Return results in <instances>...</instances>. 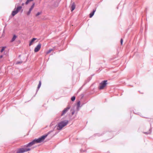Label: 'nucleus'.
<instances>
[{
    "label": "nucleus",
    "mask_w": 153,
    "mask_h": 153,
    "mask_svg": "<svg viewBox=\"0 0 153 153\" xmlns=\"http://www.w3.org/2000/svg\"><path fill=\"white\" fill-rule=\"evenodd\" d=\"M49 133L50 132H48L47 134L44 135L37 139H35L33 140L32 141L25 145L24 146L25 147H30L35 143H40L42 142L47 136L49 134Z\"/></svg>",
    "instance_id": "1"
},
{
    "label": "nucleus",
    "mask_w": 153,
    "mask_h": 153,
    "mask_svg": "<svg viewBox=\"0 0 153 153\" xmlns=\"http://www.w3.org/2000/svg\"><path fill=\"white\" fill-rule=\"evenodd\" d=\"M68 120L62 121L59 123L57 127V129L58 130H61L65 126H66L68 123Z\"/></svg>",
    "instance_id": "2"
},
{
    "label": "nucleus",
    "mask_w": 153,
    "mask_h": 153,
    "mask_svg": "<svg viewBox=\"0 0 153 153\" xmlns=\"http://www.w3.org/2000/svg\"><path fill=\"white\" fill-rule=\"evenodd\" d=\"M22 6H18L16 8H15L14 10L12 12V15L13 16H14L17 14L20 10H21V13L23 11V10L22 9Z\"/></svg>",
    "instance_id": "3"
},
{
    "label": "nucleus",
    "mask_w": 153,
    "mask_h": 153,
    "mask_svg": "<svg viewBox=\"0 0 153 153\" xmlns=\"http://www.w3.org/2000/svg\"><path fill=\"white\" fill-rule=\"evenodd\" d=\"M107 81H108L107 80H105L102 81L100 83L99 89L100 90L103 89L108 84Z\"/></svg>",
    "instance_id": "4"
},
{
    "label": "nucleus",
    "mask_w": 153,
    "mask_h": 153,
    "mask_svg": "<svg viewBox=\"0 0 153 153\" xmlns=\"http://www.w3.org/2000/svg\"><path fill=\"white\" fill-rule=\"evenodd\" d=\"M30 150V148H20L17 149L16 153H23L25 152H27Z\"/></svg>",
    "instance_id": "5"
},
{
    "label": "nucleus",
    "mask_w": 153,
    "mask_h": 153,
    "mask_svg": "<svg viewBox=\"0 0 153 153\" xmlns=\"http://www.w3.org/2000/svg\"><path fill=\"white\" fill-rule=\"evenodd\" d=\"M70 106L69 105L66 108H64V109L62 111V113L61 114V116H62L68 111V110L70 109Z\"/></svg>",
    "instance_id": "6"
},
{
    "label": "nucleus",
    "mask_w": 153,
    "mask_h": 153,
    "mask_svg": "<svg viewBox=\"0 0 153 153\" xmlns=\"http://www.w3.org/2000/svg\"><path fill=\"white\" fill-rule=\"evenodd\" d=\"M41 43H39L37 45L35 48L34 51L35 52H38L40 49L41 48Z\"/></svg>",
    "instance_id": "7"
},
{
    "label": "nucleus",
    "mask_w": 153,
    "mask_h": 153,
    "mask_svg": "<svg viewBox=\"0 0 153 153\" xmlns=\"http://www.w3.org/2000/svg\"><path fill=\"white\" fill-rule=\"evenodd\" d=\"M96 11V9H94L93 10L92 12L90 13L89 14L90 18H91L93 16Z\"/></svg>",
    "instance_id": "8"
},
{
    "label": "nucleus",
    "mask_w": 153,
    "mask_h": 153,
    "mask_svg": "<svg viewBox=\"0 0 153 153\" xmlns=\"http://www.w3.org/2000/svg\"><path fill=\"white\" fill-rule=\"evenodd\" d=\"M6 47H0V49H1L0 52L1 53H2L4 51L5 49H6Z\"/></svg>",
    "instance_id": "9"
},
{
    "label": "nucleus",
    "mask_w": 153,
    "mask_h": 153,
    "mask_svg": "<svg viewBox=\"0 0 153 153\" xmlns=\"http://www.w3.org/2000/svg\"><path fill=\"white\" fill-rule=\"evenodd\" d=\"M75 8V3L74 2L72 4L71 6V11H72L73 10H74Z\"/></svg>",
    "instance_id": "10"
},
{
    "label": "nucleus",
    "mask_w": 153,
    "mask_h": 153,
    "mask_svg": "<svg viewBox=\"0 0 153 153\" xmlns=\"http://www.w3.org/2000/svg\"><path fill=\"white\" fill-rule=\"evenodd\" d=\"M152 131V128H150L149 129V131L147 132H143V133L144 134H150L151 133Z\"/></svg>",
    "instance_id": "11"
},
{
    "label": "nucleus",
    "mask_w": 153,
    "mask_h": 153,
    "mask_svg": "<svg viewBox=\"0 0 153 153\" xmlns=\"http://www.w3.org/2000/svg\"><path fill=\"white\" fill-rule=\"evenodd\" d=\"M41 85V80H40L39 82V84H38V86L37 88V89H36V91H37L39 90V88L40 87Z\"/></svg>",
    "instance_id": "12"
},
{
    "label": "nucleus",
    "mask_w": 153,
    "mask_h": 153,
    "mask_svg": "<svg viewBox=\"0 0 153 153\" xmlns=\"http://www.w3.org/2000/svg\"><path fill=\"white\" fill-rule=\"evenodd\" d=\"M36 39V38H33L31 41H30V43H29V45L30 46L32 44V43Z\"/></svg>",
    "instance_id": "13"
},
{
    "label": "nucleus",
    "mask_w": 153,
    "mask_h": 153,
    "mask_svg": "<svg viewBox=\"0 0 153 153\" xmlns=\"http://www.w3.org/2000/svg\"><path fill=\"white\" fill-rule=\"evenodd\" d=\"M16 37H17V36L16 35L14 34L13 35V37L12 39H11V42H13L15 40V39H16Z\"/></svg>",
    "instance_id": "14"
},
{
    "label": "nucleus",
    "mask_w": 153,
    "mask_h": 153,
    "mask_svg": "<svg viewBox=\"0 0 153 153\" xmlns=\"http://www.w3.org/2000/svg\"><path fill=\"white\" fill-rule=\"evenodd\" d=\"M53 49H49L48 51L46 53L47 54H49L50 53L51 51H53Z\"/></svg>",
    "instance_id": "15"
},
{
    "label": "nucleus",
    "mask_w": 153,
    "mask_h": 153,
    "mask_svg": "<svg viewBox=\"0 0 153 153\" xmlns=\"http://www.w3.org/2000/svg\"><path fill=\"white\" fill-rule=\"evenodd\" d=\"M33 0H27L25 3L26 5H27L30 2L33 1Z\"/></svg>",
    "instance_id": "16"
},
{
    "label": "nucleus",
    "mask_w": 153,
    "mask_h": 153,
    "mask_svg": "<svg viewBox=\"0 0 153 153\" xmlns=\"http://www.w3.org/2000/svg\"><path fill=\"white\" fill-rule=\"evenodd\" d=\"M35 4V3L34 2L33 3L32 5V6L30 7V10H32L33 9V8H34V7Z\"/></svg>",
    "instance_id": "17"
},
{
    "label": "nucleus",
    "mask_w": 153,
    "mask_h": 153,
    "mask_svg": "<svg viewBox=\"0 0 153 153\" xmlns=\"http://www.w3.org/2000/svg\"><path fill=\"white\" fill-rule=\"evenodd\" d=\"M31 10H32L29 9V11L26 13V14L27 16L30 15Z\"/></svg>",
    "instance_id": "18"
},
{
    "label": "nucleus",
    "mask_w": 153,
    "mask_h": 153,
    "mask_svg": "<svg viewBox=\"0 0 153 153\" xmlns=\"http://www.w3.org/2000/svg\"><path fill=\"white\" fill-rule=\"evenodd\" d=\"M75 99H76V97L75 96H74L73 97H72L71 98V100L72 101H74L75 100Z\"/></svg>",
    "instance_id": "19"
},
{
    "label": "nucleus",
    "mask_w": 153,
    "mask_h": 153,
    "mask_svg": "<svg viewBox=\"0 0 153 153\" xmlns=\"http://www.w3.org/2000/svg\"><path fill=\"white\" fill-rule=\"evenodd\" d=\"M80 101H79L78 102H77V108H79V107H80Z\"/></svg>",
    "instance_id": "20"
},
{
    "label": "nucleus",
    "mask_w": 153,
    "mask_h": 153,
    "mask_svg": "<svg viewBox=\"0 0 153 153\" xmlns=\"http://www.w3.org/2000/svg\"><path fill=\"white\" fill-rule=\"evenodd\" d=\"M41 13V12H38L37 13V14L36 15V16H39V15H40Z\"/></svg>",
    "instance_id": "21"
},
{
    "label": "nucleus",
    "mask_w": 153,
    "mask_h": 153,
    "mask_svg": "<svg viewBox=\"0 0 153 153\" xmlns=\"http://www.w3.org/2000/svg\"><path fill=\"white\" fill-rule=\"evenodd\" d=\"M123 39L122 38H121L120 40V43H121V45H123Z\"/></svg>",
    "instance_id": "22"
},
{
    "label": "nucleus",
    "mask_w": 153,
    "mask_h": 153,
    "mask_svg": "<svg viewBox=\"0 0 153 153\" xmlns=\"http://www.w3.org/2000/svg\"><path fill=\"white\" fill-rule=\"evenodd\" d=\"M22 61H19V62H16V64H21L22 63Z\"/></svg>",
    "instance_id": "23"
},
{
    "label": "nucleus",
    "mask_w": 153,
    "mask_h": 153,
    "mask_svg": "<svg viewBox=\"0 0 153 153\" xmlns=\"http://www.w3.org/2000/svg\"><path fill=\"white\" fill-rule=\"evenodd\" d=\"M75 113V111L74 110H73L72 112H71V114L72 115H73Z\"/></svg>",
    "instance_id": "24"
},
{
    "label": "nucleus",
    "mask_w": 153,
    "mask_h": 153,
    "mask_svg": "<svg viewBox=\"0 0 153 153\" xmlns=\"http://www.w3.org/2000/svg\"><path fill=\"white\" fill-rule=\"evenodd\" d=\"M3 57V56L2 55H1L0 56V58H2Z\"/></svg>",
    "instance_id": "25"
},
{
    "label": "nucleus",
    "mask_w": 153,
    "mask_h": 153,
    "mask_svg": "<svg viewBox=\"0 0 153 153\" xmlns=\"http://www.w3.org/2000/svg\"><path fill=\"white\" fill-rule=\"evenodd\" d=\"M24 3H22V6H24Z\"/></svg>",
    "instance_id": "26"
},
{
    "label": "nucleus",
    "mask_w": 153,
    "mask_h": 153,
    "mask_svg": "<svg viewBox=\"0 0 153 153\" xmlns=\"http://www.w3.org/2000/svg\"><path fill=\"white\" fill-rule=\"evenodd\" d=\"M16 4L15 5V7H16Z\"/></svg>",
    "instance_id": "27"
}]
</instances>
